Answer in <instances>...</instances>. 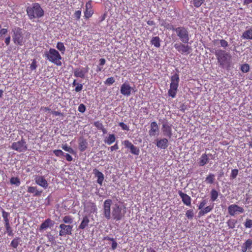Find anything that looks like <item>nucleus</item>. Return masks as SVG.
Instances as JSON below:
<instances>
[{"label": "nucleus", "mask_w": 252, "mask_h": 252, "mask_svg": "<svg viewBox=\"0 0 252 252\" xmlns=\"http://www.w3.org/2000/svg\"><path fill=\"white\" fill-rule=\"evenodd\" d=\"M112 200L110 199H106L103 203V216L107 220L111 219L116 221L122 220L125 215V211H123L122 207L118 204H115L112 207L111 212V206Z\"/></svg>", "instance_id": "obj_1"}, {"label": "nucleus", "mask_w": 252, "mask_h": 252, "mask_svg": "<svg viewBox=\"0 0 252 252\" xmlns=\"http://www.w3.org/2000/svg\"><path fill=\"white\" fill-rule=\"evenodd\" d=\"M27 14L30 20L39 19L44 15V11L39 3H33L26 8Z\"/></svg>", "instance_id": "obj_2"}, {"label": "nucleus", "mask_w": 252, "mask_h": 252, "mask_svg": "<svg viewBox=\"0 0 252 252\" xmlns=\"http://www.w3.org/2000/svg\"><path fill=\"white\" fill-rule=\"evenodd\" d=\"M215 54L220 66L222 67H224L226 65L227 67L230 66L231 56L229 53L225 50L220 49L216 51Z\"/></svg>", "instance_id": "obj_3"}, {"label": "nucleus", "mask_w": 252, "mask_h": 252, "mask_svg": "<svg viewBox=\"0 0 252 252\" xmlns=\"http://www.w3.org/2000/svg\"><path fill=\"white\" fill-rule=\"evenodd\" d=\"M170 30L176 32V35L182 41V43L188 44L189 40V32L187 28L180 26L175 28L174 26H171Z\"/></svg>", "instance_id": "obj_4"}, {"label": "nucleus", "mask_w": 252, "mask_h": 252, "mask_svg": "<svg viewBox=\"0 0 252 252\" xmlns=\"http://www.w3.org/2000/svg\"><path fill=\"white\" fill-rule=\"evenodd\" d=\"M44 57L48 60L51 63H54L58 66L62 65L61 60L62 57L59 52L54 48H50L48 51L44 53Z\"/></svg>", "instance_id": "obj_5"}, {"label": "nucleus", "mask_w": 252, "mask_h": 252, "mask_svg": "<svg viewBox=\"0 0 252 252\" xmlns=\"http://www.w3.org/2000/svg\"><path fill=\"white\" fill-rule=\"evenodd\" d=\"M179 81L180 78L178 73H175L171 77V83L168 94L172 98H175L176 96Z\"/></svg>", "instance_id": "obj_6"}, {"label": "nucleus", "mask_w": 252, "mask_h": 252, "mask_svg": "<svg viewBox=\"0 0 252 252\" xmlns=\"http://www.w3.org/2000/svg\"><path fill=\"white\" fill-rule=\"evenodd\" d=\"M12 40L15 45L22 46L24 44V39L22 29L19 27H15L12 29Z\"/></svg>", "instance_id": "obj_7"}, {"label": "nucleus", "mask_w": 252, "mask_h": 252, "mask_svg": "<svg viewBox=\"0 0 252 252\" xmlns=\"http://www.w3.org/2000/svg\"><path fill=\"white\" fill-rule=\"evenodd\" d=\"M174 47L179 53L182 54L188 55L191 51L190 46L182 42L175 43Z\"/></svg>", "instance_id": "obj_8"}, {"label": "nucleus", "mask_w": 252, "mask_h": 252, "mask_svg": "<svg viewBox=\"0 0 252 252\" xmlns=\"http://www.w3.org/2000/svg\"><path fill=\"white\" fill-rule=\"evenodd\" d=\"M11 148L13 150L19 152H25L27 150L26 143L23 139H22L18 142L13 143Z\"/></svg>", "instance_id": "obj_9"}, {"label": "nucleus", "mask_w": 252, "mask_h": 252, "mask_svg": "<svg viewBox=\"0 0 252 252\" xmlns=\"http://www.w3.org/2000/svg\"><path fill=\"white\" fill-rule=\"evenodd\" d=\"M72 225H67L64 223H61L59 225L60 230L59 231V235L60 236H64L67 235H71L72 234Z\"/></svg>", "instance_id": "obj_10"}, {"label": "nucleus", "mask_w": 252, "mask_h": 252, "mask_svg": "<svg viewBox=\"0 0 252 252\" xmlns=\"http://www.w3.org/2000/svg\"><path fill=\"white\" fill-rule=\"evenodd\" d=\"M132 91L134 92L136 91L134 89L130 87L127 81L125 82L121 85L120 92L123 95L127 96H129Z\"/></svg>", "instance_id": "obj_11"}, {"label": "nucleus", "mask_w": 252, "mask_h": 252, "mask_svg": "<svg viewBox=\"0 0 252 252\" xmlns=\"http://www.w3.org/2000/svg\"><path fill=\"white\" fill-rule=\"evenodd\" d=\"M125 147L126 148L129 149L130 152L134 155L138 156L139 154L140 151L138 147L135 146L129 140H126L123 142Z\"/></svg>", "instance_id": "obj_12"}, {"label": "nucleus", "mask_w": 252, "mask_h": 252, "mask_svg": "<svg viewBox=\"0 0 252 252\" xmlns=\"http://www.w3.org/2000/svg\"><path fill=\"white\" fill-rule=\"evenodd\" d=\"M228 212L230 215L233 216L237 213H243L244 209L236 204H232L228 206Z\"/></svg>", "instance_id": "obj_13"}, {"label": "nucleus", "mask_w": 252, "mask_h": 252, "mask_svg": "<svg viewBox=\"0 0 252 252\" xmlns=\"http://www.w3.org/2000/svg\"><path fill=\"white\" fill-rule=\"evenodd\" d=\"M94 14V10L92 6V0L87 1L85 5V10L84 11V17L85 19H89Z\"/></svg>", "instance_id": "obj_14"}, {"label": "nucleus", "mask_w": 252, "mask_h": 252, "mask_svg": "<svg viewBox=\"0 0 252 252\" xmlns=\"http://www.w3.org/2000/svg\"><path fill=\"white\" fill-rule=\"evenodd\" d=\"M163 135L170 138L172 136V125L167 123H163L161 128Z\"/></svg>", "instance_id": "obj_15"}, {"label": "nucleus", "mask_w": 252, "mask_h": 252, "mask_svg": "<svg viewBox=\"0 0 252 252\" xmlns=\"http://www.w3.org/2000/svg\"><path fill=\"white\" fill-rule=\"evenodd\" d=\"M89 67L86 68H77L74 70V76L76 77L84 78L85 74L88 73Z\"/></svg>", "instance_id": "obj_16"}, {"label": "nucleus", "mask_w": 252, "mask_h": 252, "mask_svg": "<svg viewBox=\"0 0 252 252\" xmlns=\"http://www.w3.org/2000/svg\"><path fill=\"white\" fill-rule=\"evenodd\" d=\"M178 194L182 199L183 203L187 206H191V197L187 194L184 193L181 190L178 191Z\"/></svg>", "instance_id": "obj_17"}, {"label": "nucleus", "mask_w": 252, "mask_h": 252, "mask_svg": "<svg viewBox=\"0 0 252 252\" xmlns=\"http://www.w3.org/2000/svg\"><path fill=\"white\" fill-rule=\"evenodd\" d=\"M54 222L51 219H46L40 225L39 230L40 231H42L44 230L47 229L49 227L53 226Z\"/></svg>", "instance_id": "obj_18"}, {"label": "nucleus", "mask_w": 252, "mask_h": 252, "mask_svg": "<svg viewBox=\"0 0 252 252\" xmlns=\"http://www.w3.org/2000/svg\"><path fill=\"white\" fill-rule=\"evenodd\" d=\"M209 156L212 157V159H214V157L211 154H206V153L203 154L199 159L198 163L199 166H203L209 162Z\"/></svg>", "instance_id": "obj_19"}, {"label": "nucleus", "mask_w": 252, "mask_h": 252, "mask_svg": "<svg viewBox=\"0 0 252 252\" xmlns=\"http://www.w3.org/2000/svg\"><path fill=\"white\" fill-rule=\"evenodd\" d=\"M35 182L37 185L44 189H47L48 187L47 181L44 177L42 176L36 177L35 178Z\"/></svg>", "instance_id": "obj_20"}, {"label": "nucleus", "mask_w": 252, "mask_h": 252, "mask_svg": "<svg viewBox=\"0 0 252 252\" xmlns=\"http://www.w3.org/2000/svg\"><path fill=\"white\" fill-rule=\"evenodd\" d=\"M168 140L165 138L157 140L156 145L160 149H165L168 146Z\"/></svg>", "instance_id": "obj_21"}, {"label": "nucleus", "mask_w": 252, "mask_h": 252, "mask_svg": "<svg viewBox=\"0 0 252 252\" xmlns=\"http://www.w3.org/2000/svg\"><path fill=\"white\" fill-rule=\"evenodd\" d=\"M78 149L80 152L85 151L88 147V142L83 137H80L78 140Z\"/></svg>", "instance_id": "obj_22"}, {"label": "nucleus", "mask_w": 252, "mask_h": 252, "mask_svg": "<svg viewBox=\"0 0 252 252\" xmlns=\"http://www.w3.org/2000/svg\"><path fill=\"white\" fill-rule=\"evenodd\" d=\"M150 127L151 128L149 131V135L150 136H154L158 132V125L156 122H153L151 123Z\"/></svg>", "instance_id": "obj_23"}, {"label": "nucleus", "mask_w": 252, "mask_h": 252, "mask_svg": "<svg viewBox=\"0 0 252 252\" xmlns=\"http://www.w3.org/2000/svg\"><path fill=\"white\" fill-rule=\"evenodd\" d=\"M84 206L90 212V213H94L96 212L97 210L95 204L91 201L87 202L86 204L84 205Z\"/></svg>", "instance_id": "obj_24"}, {"label": "nucleus", "mask_w": 252, "mask_h": 252, "mask_svg": "<svg viewBox=\"0 0 252 252\" xmlns=\"http://www.w3.org/2000/svg\"><path fill=\"white\" fill-rule=\"evenodd\" d=\"M93 173L94 174L95 177H97V183L100 186H102L104 178L103 173L96 169H94L93 170Z\"/></svg>", "instance_id": "obj_25"}, {"label": "nucleus", "mask_w": 252, "mask_h": 252, "mask_svg": "<svg viewBox=\"0 0 252 252\" xmlns=\"http://www.w3.org/2000/svg\"><path fill=\"white\" fill-rule=\"evenodd\" d=\"M90 222V220L87 216H85L83 217L82 220L79 225V229H84L87 226H88Z\"/></svg>", "instance_id": "obj_26"}, {"label": "nucleus", "mask_w": 252, "mask_h": 252, "mask_svg": "<svg viewBox=\"0 0 252 252\" xmlns=\"http://www.w3.org/2000/svg\"><path fill=\"white\" fill-rule=\"evenodd\" d=\"M252 246V240L248 239L243 244L242 246L241 251L242 252H246L248 250L251 249Z\"/></svg>", "instance_id": "obj_27"}, {"label": "nucleus", "mask_w": 252, "mask_h": 252, "mask_svg": "<svg viewBox=\"0 0 252 252\" xmlns=\"http://www.w3.org/2000/svg\"><path fill=\"white\" fill-rule=\"evenodd\" d=\"M27 191L31 193H33L34 196H40L42 192V190H38L36 187L30 186L28 188Z\"/></svg>", "instance_id": "obj_28"}, {"label": "nucleus", "mask_w": 252, "mask_h": 252, "mask_svg": "<svg viewBox=\"0 0 252 252\" xmlns=\"http://www.w3.org/2000/svg\"><path fill=\"white\" fill-rule=\"evenodd\" d=\"M242 38L244 39H252V28H249L246 30L242 35Z\"/></svg>", "instance_id": "obj_29"}, {"label": "nucleus", "mask_w": 252, "mask_h": 252, "mask_svg": "<svg viewBox=\"0 0 252 252\" xmlns=\"http://www.w3.org/2000/svg\"><path fill=\"white\" fill-rule=\"evenodd\" d=\"M214 208V205H209L205 208L204 209L201 210L198 213V217H200L201 216H204L205 214L211 212Z\"/></svg>", "instance_id": "obj_30"}, {"label": "nucleus", "mask_w": 252, "mask_h": 252, "mask_svg": "<svg viewBox=\"0 0 252 252\" xmlns=\"http://www.w3.org/2000/svg\"><path fill=\"white\" fill-rule=\"evenodd\" d=\"M9 216L10 214L9 213L5 211L3 209L2 210V217L3 218L4 225L10 224V221L9 219Z\"/></svg>", "instance_id": "obj_31"}, {"label": "nucleus", "mask_w": 252, "mask_h": 252, "mask_svg": "<svg viewBox=\"0 0 252 252\" xmlns=\"http://www.w3.org/2000/svg\"><path fill=\"white\" fill-rule=\"evenodd\" d=\"M74 218L72 216L66 215L63 217V223L64 224H71L73 222Z\"/></svg>", "instance_id": "obj_32"}, {"label": "nucleus", "mask_w": 252, "mask_h": 252, "mask_svg": "<svg viewBox=\"0 0 252 252\" xmlns=\"http://www.w3.org/2000/svg\"><path fill=\"white\" fill-rule=\"evenodd\" d=\"M116 140V137L114 134H109V136L104 140L105 143L108 145H111L114 143Z\"/></svg>", "instance_id": "obj_33"}, {"label": "nucleus", "mask_w": 252, "mask_h": 252, "mask_svg": "<svg viewBox=\"0 0 252 252\" xmlns=\"http://www.w3.org/2000/svg\"><path fill=\"white\" fill-rule=\"evenodd\" d=\"M211 195V200L212 202H214L216 201L218 197L219 196V192L217 190H216L215 189H212L210 192Z\"/></svg>", "instance_id": "obj_34"}, {"label": "nucleus", "mask_w": 252, "mask_h": 252, "mask_svg": "<svg viewBox=\"0 0 252 252\" xmlns=\"http://www.w3.org/2000/svg\"><path fill=\"white\" fill-rule=\"evenodd\" d=\"M151 43L155 47H159L160 45L159 37L158 36L153 37L151 39Z\"/></svg>", "instance_id": "obj_35"}, {"label": "nucleus", "mask_w": 252, "mask_h": 252, "mask_svg": "<svg viewBox=\"0 0 252 252\" xmlns=\"http://www.w3.org/2000/svg\"><path fill=\"white\" fill-rule=\"evenodd\" d=\"M10 183L11 185H14L16 187H18L20 186L21 182L18 177H12L10 179Z\"/></svg>", "instance_id": "obj_36"}, {"label": "nucleus", "mask_w": 252, "mask_h": 252, "mask_svg": "<svg viewBox=\"0 0 252 252\" xmlns=\"http://www.w3.org/2000/svg\"><path fill=\"white\" fill-rule=\"evenodd\" d=\"M20 241V238L19 237H16L14 238L12 240V241L10 243V246L12 248L16 249L18 246Z\"/></svg>", "instance_id": "obj_37"}, {"label": "nucleus", "mask_w": 252, "mask_h": 252, "mask_svg": "<svg viewBox=\"0 0 252 252\" xmlns=\"http://www.w3.org/2000/svg\"><path fill=\"white\" fill-rule=\"evenodd\" d=\"M215 180V175L212 173H210L205 179V182L207 184H212Z\"/></svg>", "instance_id": "obj_38"}, {"label": "nucleus", "mask_w": 252, "mask_h": 252, "mask_svg": "<svg viewBox=\"0 0 252 252\" xmlns=\"http://www.w3.org/2000/svg\"><path fill=\"white\" fill-rule=\"evenodd\" d=\"M4 225L6 230L5 233H6L9 236H13L14 235V233L10 224H6Z\"/></svg>", "instance_id": "obj_39"}, {"label": "nucleus", "mask_w": 252, "mask_h": 252, "mask_svg": "<svg viewBox=\"0 0 252 252\" xmlns=\"http://www.w3.org/2000/svg\"><path fill=\"white\" fill-rule=\"evenodd\" d=\"M56 47L62 53H64L65 51V47L63 42H58L57 44Z\"/></svg>", "instance_id": "obj_40"}, {"label": "nucleus", "mask_w": 252, "mask_h": 252, "mask_svg": "<svg viewBox=\"0 0 252 252\" xmlns=\"http://www.w3.org/2000/svg\"><path fill=\"white\" fill-rule=\"evenodd\" d=\"M236 222L237 220L230 219L227 221V224L229 228L233 229L235 227Z\"/></svg>", "instance_id": "obj_41"}, {"label": "nucleus", "mask_w": 252, "mask_h": 252, "mask_svg": "<svg viewBox=\"0 0 252 252\" xmlns=\"http://www.w3.org/2000/svg\"><path fill=\"white\" fill-rule=\"evenodd\" d=\"M241 70L244 73H247L250 70V66L248 63L243 64L241 66Z\"/></svg>", "instance_id": "obj_42"}, {"label": "nucleus", "mask_w": 252, "mask_h": 252, "mask_svg": "<svg viewBox=\"0 0 252 252\" xmlns=\"http://www.w3.org/2000/svg\"><path fill=\"white\" fill-rule=\"evenodd\" d=\"M62 149L71 154L74 153L73 149L71 147L68 146L67 144L63 145L62 146Z\"/></svg>", "instance_id": "obj_43"}, {"label": "nucleus", "mask_w": 252, "mask_h": 252, "mask_svg": "<svg viewBox=\"0 0 252 252\" xmlns=\"http://www.w3.org/2000/svg\"><path fill=\"white\" fill-rule=\"evenodd\" d=\"M205 1V0H193V4L195 7H200Z\"/></svg>", "instance_id": "obj_44"}, {"label": "nucleus", "mask_w": 252, "mask_h": 252, "mask_svg": "<svg viewBox=\"0 0 252 252\" xmlns=\"http://www.w3.org/2000/svg\"><path fill=\"white\" fill-rule=\"evenodd\" d=\"M186 216L189 219H192L194 216V213L193 210L190 209L188 210L186 213Z\"/></svg>", "instance_id": "obj_45"}, {"label": "nucleus", "mask_w": 252, "mask_h": 252, "mask_svg": "<svg viewBox=\"0 0 252 252\" xmlns=\"http://www.w3.org/2000/svg\"><path fill=\"white\" fill-rule=\"evenodd\" d=\"M115 82V79L113 77L108 78L104 82L105 84L110 86Z\"/></svg>", "instance_id": "obj_46"}, {"label": "nucleus", "mask_w": 252, "mask_h": 252, "mask_svg": "<svg viewBox=\"0 0 252 252\" xmlns=\"http://www.w3.org/2000/svg\"><path fill=\"white\" fill-rule=\"evenodd\" d=\"M238 170L237 169H234L231 170L230 177L231 179H234L236 178L238 174Z\"/></svg>", "instance_id": "obj_47"}, {"label": "nucleus", "mask_w": 252, "mask_h": 252, "mask_svg": "<svg viewBox=\"0 0 252 252\" xmlns=\"http://www.w3.org/2000/svg\"><path fill=\"white\" fill-rule=\"evenodd\" d=\"M220 46L224 49H226L228 46V43L224 39H220Z\"/></svg>", "instance_id": "obj_48"}, {"label": "nucleus", "mask_w": 252, "mask_h": 252, "mask_svg": "<svg viewBox=\"0 0 252 252\" xmlns=\"http://www.w3.org/2000/svg\"><path fill=\"white\" fill-rule=\"evenodd\" d=\"M53 153L58 157H61L64 156V153L61 150H55L53 151Z\"/></svg>", "instance_id": "obj_49"}, {"label": "nucleus", "mask_w": 252, "mask_h": 252, "mask_svg": "<svg viewBox=\"0 0 252 252\" xmlns=\"http://www.w3.org/2000/svg\"><path fill=\"white\" fill-rule=\"evenodd\" d=\"M37 62L35 59H33L32 61V63H31L30 65V69L32 70H35L37 67Z\"/></svg>", "instance_id": "obj_50"}, {"label": "nucleus", "mask_w": 252, "mask_h": 252, "mask_svg": "<svg viewBox=\"0 0 252 252\" xmlns=\"http://www.w3.org/2000/svg\"><path fill=\"white\" fill-rule=\"evenodd\" d=\"M244 225L246 228H252V220L246 219Z\"/></svg>", "instance_id": "obj_51"}, {"label": "nucleus", "mask_w": 252, "mask_h": 252, "mask_svg": "<svg viewBox=\"0 0 252 252\" xmlns=\"http://www.w3.org/2000/svg\"><path fill=\"white\" fill-rule=\"evenodd\" d=\"M94 126L96 127L98 129H101L103 128V126L102 124L99 121L95 122L94 123Z\"/></svg>", "instance_id": "obj_52"}, {"label": "nucleus", "mask_w": 252, "mask_h": 252, "mask_svg": "<svg viewBox=\"0 0 252 252\" xmlns=\"http://www.w3.org/2000/svg\"><path fill=\"white\" fill-rule=\"evenodd\" d=\"M81 15V10L76 11L74 14V17L77 20L80 19Z\"/></svg>", "instance_id": "obj_53"}, {"label": "nucleus", "mask_w": 252, "mask_h": 252, "mask_svg": "<svg viewBox=\"0 0 252 252\" xmlns=\"http://www.w3.org/2000/svg\"><path fill=\"white\" fill-rule=\"evenodd\" d=\"M7 32V30L6 29H2L1 25L0 24V36L5 34Z\"/></svg>", "instance_id": "obj_54"}, {"label": "nucleus", "mask_w": 252, "mask_h": 252, "mask_svg": "<svg viewBox=\"0 0 252 252\" xmlns=\"http://www.w3.org/2000/svg\"><path fill=\"white\" fill-rule=\"evenodd\" d=\"M206 204V200H202L200 202L199 205L198 206V209L199 210L202 209L204 207V206Z\"/></svg>", "instance_id": "obj_55"}, {"label": "nucleus", "mask_w": 252, "mask_h": 252, "mask_svg": "<svg viewBox=\"0 0 252 252\" xmlns=\"http://www.w3.org/2000/svg\"><path fill=\"white\" fill-rule=\"evenodd\" d=\"M83 89V85L81 84H77L76 87H75V91L76 92H79L81 91Z\"/></svg>", "instance_id": "obj_56"}, {"label": "nucleus", "mask_w": 252, "mask_h": 252, "mask_svg": "<svg viewBox=\"0 0 252 252\" xmlns=\"http://www.w3.org/2000/svg\"><path fill=\"white\" fill-rule=\"evenodd\" d=\"M65 157V158L67 161H71L72 160V157L68 154H64V156Z\"/></svg>", "instance_id": "obj_57"}, {"label": "nucleus", "mask_w": 252, "mask_h": 252, "mask_svg": "<svg viewBox=\"0 0 252 252\" xmlns=\"http://www.w3.org/2000/svg\"><path fill=\"white\" fill-rule=\"evenodd\" d=\"M118 149H119V146H118L117 142L115 145H114L113 146H112L110 147V150L111 151L117 150Z\"/></svg>", "instance_id": "obj_58"}, {"label": "nucleus", "mask_w": 252, "mask_h": 252, "mask_svg": "<svg viewBox=\"0 0 252 252\" xmlns=\"http://www.w3.org/2000/svg\"><path fill=\"white\" fill-rule=\"evenodd\" d=\"M117 246H118V244L115 241V240L113 241H112V248H112V249L113 250H115L117 248Z\"/></svg>", "instance_id": "obj_59"}, {"label": "nucleus", "mask_w": 252, "mask_h": 252, "mask_svg": "<svg viewBox=\"0 0 252 252\" xmlns=\"http://www.w3.org/2000/svg\"><path fill=\"white\" fill-rule=\"evenodd\" d=\"M99 65H100V66H103V65H104V64H105V63H106V61H105V60L104 59H103V58H101V59H100L99 60Z\"/></svg>", "instance_id": "obj_60"}, {"label": "nucleus", "mask_w": 252, "mask_h": 252, "mask_svg": "<svg viewBox=\"0 0 252 252\" xmlns=\"http://www.w3.org/2000/svg\"><path fill=\"white\" fill-rule=\"evenodd\" d=\"M120 126L123 128V129H125V130L128 129L127 126L126 125H125L124 123H121L120 124Z\"/></svg>", "instance_id": "obj_61"}, {"label": "nucleus", "mask_w": 252, "mask_h": 252, "mask_svg": "<svg viewBox=\"0 0 252 252\" xmlns=\"http://www.w3.org/2000/svg\"><path fill=\"white\" fill-rule=\"evenodd\" d=\"M86 107L83 104H80L78 107V110H85Z\"/></svg>", "instance_id": "obj_62"}, {"label": "nucleus", "mask_w": 252, "mask_h": 252, "mask_svg": "<svg viewBox=\"0 0 252 252\" xmlns=\"http://www.w3.org/2000/svg\"><path fill=\"white\" fill-rule=\"evenodd\" d=\"M10 42V36H8L5 39V43L6 45H8Z\"/></svg>", "instance_id": "obj_63"}, {"label": "nucleus", "mask_w": 252, "mask_h": 252, "mask_svg": "<svg viewBox=\"0 0 252 252\" xmlns=\"http://www.w3.org/2000/svg\"><path fill=\"white\" fill-rule=\"evenodd\" d=\"M251 3H252V0H244L243 1L244 5H248Z\"/></svg>", "instance_id": "obj_64"}]
</instances>
